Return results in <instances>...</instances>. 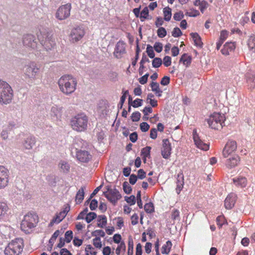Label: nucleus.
Instances as JSON below:
<instances>
[{
    "label": "nucleus",
    "mask_w": 255,
    "mask_h": 255,
    "mask_svg": "<svg viewBox=\"0 0 255 255\" xmlns=\"http://www.w3.org/2000/svg\"><path fill=\"white\" fill-rule=\"evenodd\" d=\"M77 84L76 78L69 74L63 75L58 81L60 91L67 96L72 94L76 91Z\"/></svg>",
    "instance_id": "1"
},
{
    "label": "nucleus",
    "mask_w": 255,
    "mask_h": 255,
    "mask_svg": "<svg viewBox=\"0 0 255 255\" xmlns=\"http://www.w3.org/2000/svg\"><path fill=\"white\" fill-rule=\"evenodd\" d=\"M88 119L84 114H79L73 117L70 122L73 129L79 131H84L87 129Z\"/></svg>",
    "instance_id": "2"
},
{
    "label": "nucleus",
    "mask_w": 255,
    "mask_h": 255,
    "mask_svg": "<svg viewBox=\"0 0 255 255\" xmlns=\"http://www.w3.org/2000/svg\"><path fill=\"white\" fill-rule=\"evenodd\" d=\"M13 96V91L10 85L6 82L0 80V104L10 103Z\"/></svg>",
    "instance_id": "3"
},
{
    "label": "nucleus",
    "mask_w": 255,
    "mask_h": 255,
    "mask_svg": "<svg viewBox=\"0 0 255 255\" xmlns=\"http://www.w3.org/2000/svg\"><path fill=\"white\" fill-rule=\"evenodd\" d=\"M23 241L21 238H17L11 241L5 248V255H19L23 251Z\"/></svg>",
    "instance_id": "4"
},
{
    "label": "nucleus",
    "mask_w": 255,
    "mask_h": 255,
    "mask_svg": "<svg viewBox=\"0 0 255 255\" xmlns=\"http://www.w3.org/2000/svg\"><path fill=\"white\" fill-rule=\"evenodd\" d=\"M38 222V217L35 214L28 213L24 216L20 224L21 229L25 233L35 227Z\"/></svg>",
    "instance_id": "5"
},
{
    "label": "nucleus",
    "mask_w": 255,
    "mask_h": 255,
    "mask_svg": "<svg viewBox=\"0 0 255 255\" xmlns=\"http://www.w3.org/2000/svg\"><path fill=\"white\" fill-rule=\"evenodd\" d=\"M225 117L224 114L219 113H214L207 119L209 127L212 129L220 130L224 126Z\"/></svg>",
    "instance_id": "6"
},
{
    "label": "nucleus",
    "mask_w": 255,
    "mask_h": 255,
    "mask_svg": "<svg viewBox=\"0 0 255 255\" xmlns=\"http://www.w3.org/2000/svg\"><path fill=\"white\" fill-rule=\"evenodd\" d=\"M40 66L35 62L31 61L25 65L23 68L25 76L32 80L38 78L40 74Z\"/></svg>",
    "instance_id": "7"
},
{
    "label": "nucleus",
    "mask_w": 255,
    "mask_h": 255,
    "mask_svg": "<svg viewBox=\"0 0 255 255\" xmlns=\"http://www.w3.org/2000/svg\"><path fill=\"white\" fill-rule=\"evenodd\" d=\"M41 44L46 50H50L55 45V41L52 34L47 31H40L37 35Z\"/></svg>",
    "instance_id": "8"
},
{
    "label": "nucleus",
    "mask_w": 255,
    "mask_h": 255,
    "mask_svg": "<svg viewBox=\"0 0 255 255\" xmlns=\"http://www.w3.org/2000/svg\"><path fill=\"white\" fill-rule=\"evenodd\" d=\"M72 5L67 3L59 7L55 13V17L59 20H63L68 18L70 15Z\"/></svg>",
    "instance_id": "9"
},
{
    "label": "nucleus",
    "mask_w": 255,
    "mask_h": 255,
    "mask_svg": "<svg viewBox=\"0 0 255 255\" xmlns=\"http://www.w3.org/2000/svg\"><path fill=\"white\" fill-rule=\"evenodd\" d=\"M83 27L77 26L73 28L69 35V40L71 43H76L81 40L85 35Z\"/></svg>",
    "instance_id": "10"
},
{
    "label": "nucleus",
    "mask_w": 255,
    "mask_h": 255,
    "mask_svg": "<svg viewBox=\"0 0 255 255\" xmlns=\"http://www.w3.org/2000/svg\"><path fill=\"white\" fill-rule=\"evenodd\" d=\"M237 148V142L235 140H229L226 144L222 151L224 158H228L230 155H233Z\"/></svg>",
    "instance_id": "11"
},
{
    "label": "nucleus",
    "mask_w": 255,
    "mask_h": 255,
    "mask_svg": "<svg viewBox=\"0 0 255 255\" xmlns=\"http://www.w3.org/2000/svg\"><path fill=\"white\" fill-rule=\"evenodd\" d=\"M104 195L110 202L114 204L122 198L120 192L116 189L108 188L107 191L104 192Z\"/></svg>",
    "instance_id": "12"
},
{
    "label": "nucleus",
    "mask_w": 255,
    "mask_h": 255,
    "mask_svg": "<svg viewBox=\"0 0 255 255\" xmlns=\"http://www.w3.org/2000/svg\"><path fill=\"white\" fill-rule=\"evenodd\" d=\"M9 183V171L4 166L0 165V189L7 186Z\"/></svg>",
    "instance_id": "13"
},
{
    "label": "nucleus",
    "mask_w": 255,
    "mask_h": 255,
    "mask_svg": "<svg viewBox=\"0 0 255 255\" xmlns=\"http://www.w3.org/2000/svg\"><path fill=\"white\" fill-rule=\"evenodd\" d=\"M126 44L123 41H119L115 46L114 56L117 59H121L126 53Z\"/></svg>",
    "instance_id": "14"
},
{
    "label": "nucleus",
    "mask_w": 255,
    "mask_h": 255,
    "mask_svg": "<svg viewBox=\"0 0 255 255\" xmlns=\"http://www.w3.org/2000/svg\"><path fill=\"white\" fill-rule=\"evenodd\" d=\"M171 144L168 139H163L162 140V144L161 147V155L164 159H168L171 154Z\"/></svg>",
    "instance_id": "15"
},
{
    "label": "nucleus",
    "mask_w": 255,
    "mask_h": 255,
    "mask_svg": "<svg viewBox=\"0 0 255 255\" xmlns=\"http://www.w3.org/2000/svg\"><path fill=\"white\" fill-rule=\"evenodd\" d=\"M193 138L197 147L205 151H207L209 149V144L204 143L200 138L196 129H194L193 131Z\"/></svg>",
    "instance_id": "16"
},
{
    "label": "nucleus",
    "mask_w": 255,
    "mask_h": 255,
    "mask_svg": "<svg viewBox=\"0 0 255 255\" xmlns=\"http://www.w3.org/2000/svg\"><path fill=\"white\" fill-rule=\"evenodd\" d=\"M23 43L25 46L33 49L35 48L37 44L34 36L29 34L24 35Z\"/></svg>",
    "instance_id": "17"
},
{
    "label": "nucleus",
    "mask_w": 255,
    "mask_h": 255,
    "mask_svg": "<svg viewBox=\"0 0 255 255\" xmlns=\"http://www.w3.org/2000/svg\"><path fill=\"white\" fill-rule=\"evenodd\" d=\"M230 157L227 159L225 165L227 168L232 169L237 166L240 162V158L237 154L230 155Z\"/></svg>",
    "instance_id": "18"
},
{
    "label": "nucleus",
    "mask_w": 255,
    "mask_h": 255,
    "mask_svg": "<svg viewBox=\"0 0 255 255\" xmlns=\"http://www.w3.org/2000/svg\"><path fill=\"white\" fill-rule=\"evenodd\" d=\"M9 211L7 203L0 201V221H4L8 218Z\"/></svg>",
    "instance_id": "19"
},
{
    "label": "nucleus",
    "mask_w": 255,
    "mask_h": 255,
    "mask_svg": "<svg viewBox=\"0 0 255 255\" xmlns=\"http://www.w3.org/2000/svg\"><path fill=\"white\" fill-rule=\"evenodd\" d=\"M236 48L235 42H227L223 46L221 52L225 56H228L233 52Z\"/></svg>",
    "instance_id": "20"
},
{
    "label": "nucleus",
    "mask_w": 255,
    "mask_h": 255,
    "mask_svg": "<svg viewBox=\"0 0 255 255\" xmlns=\"http://www.w3.org/2000/svg\"><path fill=\"white\" fill-rule=\"evenodd\" d=\"M77 157L81 162H87L91 158V155L87 151L81 150L77 152Z\"/></svg>",
    "instance_id": "21"
},
{
    "label": "nucleus",
    "mask_w": 255,
    "mask_h": 255,
    "mask_svg": "<svg viewBox=\"0 0 255 255\" xmlns=\"http://www.w3.org/2000/svg\"><path fill=\"white\" fill-rule=\"evenodd\" d=\"M235 197L234 194H229L227 196L225 200V207L227 209H232L235 203Z\"/></svg>",
    "instance_id": "22"
},
{
    "label": "nucleus",
    "mask_w": 255,
    "mask_h": 255,
    "mask_svg": "<svg viewBox=\"0 0 255 255\" xmlns=\"http://www.w3.org/2000/svg\"><path fill=\"white\" fill-rule=\"evenodd\" d=\"M233 181L236 186L241 188L245 187L248 183L247 178L243 176H239L234 178L233 179Z\"/></svg>",
    "instance_id": "23"
},
{
    "label": "nucleus",
    "mask_w": 255,
    "mask_h": 255,
    "mask_svg": "<svg viewBox=\"0 0 255 255\" xmlns=\"http://www.w3.org/2000/svg\"><path fill=\"white\" fill-rule=\"evenodd\" d=\"M35 138L33 136H29L24 140L23 146L26 149H30L35 145Z\"/></svg>",
    "instance_id": "24"
},
{
    "label": "nucleus",
    "mask_w": 255,
    "mask_h": 255,
    "mask_svg": "<svg viewBox=\"0 0 255 255\" xmlns=\"http://www.w3.org/2000/svg\"><path fill=\"white\" fill-rule=\"evenodd\" d=\"M151 90L154 93L156 96L161 97L162 96V91L159 88V85L158 83L152 82L150 84Z\"/></svg>",
    "instance_id": "25"
},
{
    "label": "nucleus",
    "mask_w": 255,
    "mask_h": 255,
    "mask_svg": "<svg viewBox=\"0 0 255 255\" xmlns=\"http://www.w3.org/2000/svg\"><path fill=\"white\" fill-rule=\"evenodd\" d=\"M151 147L147 146L143 148L141 150V156L144 163L146 162V158H149L150 157V150Z\"/></svg>",
    "instance_id": "26"
},
{
    "label": "nucleus",
    "mask_w": 255,
    "mask_h": 255,
    "mask_svg": "<svg viewBox=\"0 0 255 255\" xmlns=\"http://www.w3.org/2000/svg\"><path fill=\"white\" fill-rule=\"evenodd\" d=\"M246 77L247 82L251 88H254L255 87V74L247 73Z\"/></svg>",
    "instance_id": "27"
},
{
    "label": "nucleus",
    "mask_w": 255,
    "mask_h": 255,
    "mask_svg": "<svg viewBox=\"0 0 255 255\" xmlns=\"http://www.w3.org/2000/svg\"><path fill=\"white\" fill-rule=\"evenodd\" d=\"M85 189V187H82L77 192L75 197V201L77 204L81 203L83 200Z\"/></svg>",
    "instance_id": "28"
},
{
    "label": "nucleus",
    "mask_w": 255,
    "mask_h": 255,
    "mask_svg": "<svg viewBox=\"0 0 255 255\" xmlns=\"http://www.w3.org/2000/svg\"><path fill=\"white\" fill-rule=\"evenodd\" d=\"M190 35L191 36L194 42V44L196 46L201 47L203 45V43L201 41V38L199 35L195 32V33H191Z\"/></svg>",
    "instance_id": "29"
},
{
    "label": "nucleus",
    "mask_w": 255,
    "mask_h": 255,
    "mask_svg": "<svg viewBox=\"0 0 255 255\" xmlns=\"http://www.w3.org/2000/svg\"><path fill=\"white\" fill-rule=\"evenodd\" d=\"M172 244L170 241H168L164 244L161 248V253L164 255H168L171 251Z\"/></svg>",
    "instance_id": "30"
},
{
    "label": "nucleus",
    "mask_w": 255,
    "mask_h": 255,
    "mask_svg": "<svg viewBox=\"0 0 255 255\" xmlns=\"http://www.w3.org/2000/svg\"><path fill=\"white\" fill-rule=\"evenodd\" d=\"M163 19L166 21H169L172 16V9L169 6L164 7L163 9Z\"/></svg>",
    "instance_id": "31"
},
{
    "label": "nucleus",
    "mask_w": 255,
    "mask_h": 255,
    "mask_svg": "<svg viewBox=\"0 0 255 255\" xmlns=\"http://www.w3.org/2000/svg\"><path fill=\"white\" fill-rule=\"evenodd\" d=\"M191 60V57L185 53L181 56L179 62H182L186 67H188L190 65Z\"/></svg>",
    "instance_id": "32"
},
{
    "label": "nucleus",
    "mask_w": 255,
    "mask_h": 255,
    "mask_svg": "<svg viewBox=\"0 0 255 255\" xmlns=\"http://www.w3.org/2000/svg\"><path fill=\"white\" fill-rule=\"evenodd\" d=\"M107 219L105 215H100L98 217L97 225L99 227L103 228L107 224Z\"/></svg>",
    "instance_id": "33"
},
{
    "label": "nucleus",
    "mask_w": 255,
    "mask_h": 255,
    "mask_svg": "<svg viewBox=\"0 0 255 255\" xmlns=\"http://www.w3.org/2000/svg\"><path fill=\"white\" fill-rule=\"evenodd\" d=\"M247 44L250 50L255 52V35H253L249 38Z\"/></svg>",
    "instance_id": "34"
},
{
    "label": "nucleus",
    "mask_w": 255,
    "mask_h": 255,
    "mask_svg": "<svg viewBox=\"0 0 255 255\" xmlns=\"http://www.w3.org/2000/svg\"><path fill=\"white\" fill-rule=\"evenodd\" d=\"M86 255H97L95 249L90 245H87L85 248Z\"/></svg>",
    "instance_id": "35"
},
{
    "label": "nucleus",
    "mask_w": 255,
    "mask_h": 255,
    "mask_svg": "<svg viewBox=\"0 0 255 255\" xmlns=\"http://www.w3.org/2000/svg\"><path fill=\"white\" fill-rule=\"evenodd\" d=\"M185 15L190 17H196L200 15V12L196 9L191 8L189 11L186 12Z\"/></svg>",
    "instance_id": "36"
},
{
    "label": "nucleus",
    "mask_w": 255,
    "mask_h": 255,
    "mask_svg": "<svg viewBox=\"0 0 255 255\" xmlns=\"http://www.w3.org/2000/svg\"><path fill=\"white\" fill-rule=\"evenodd\" d=\"M63 219H64V218H62V215H60V213H59L58 214H57L56 215L55 217H54L53 218V219L51 220V221L50 222V225L52 226L55 223L58 224L61 221H62V220Z\"/></svg>",
    "instance_id": "37"
},
{
    "label": "nucleus",
    "mask_w": 255,
    "mask_h": 255,
    "mask_svg": "<svg viewBox=\"0 0 255 255\" xmlns=\"http://www.w3.org/2000/svg\"><path fill=\"white\" fill-rule=\"evenodd\" d=\"M114 221L116 222V225L117 228L121 229L124 226V222L122 217H119L116 218Z\"/></svg>",
    "instance_id": "38"
},
{
    "label": "nucleus",
    "mask_w": 255,
    "mask_h": 255,
    "mask_svg": "<svg viewBox=\"0 0 255 255\" xmlns=\"http://www.w3.org/2000/svg\"><path fill=\"white\" fill-rule=\"evenodd\" d=\"M133 240L130 238L128 239V255H133Z\"/></svg>",
    "instance_id": "39"
},
{
    "label": "nucleus",
    "mask_w": 255,
    "mask_h": 255,
    "mask_svg": "<svg viewBox=\"0 0 255 255\" xmlns=\"http://www.w3.org/2000/svg\"><path fill=\"white\" fill-rule=\"evenodd\" d=\"M171 219L173 220H179L180 219V212L178 209H173L171 211Z\"/></svg>",
    "instance_id": "40"
},
{
    "label": "nucleus",
    "mask_w": 255,
    "mask_h": 255,
    "mask_svg": "<svg viewBox=\"0 0 255 255\" xmlns=\"http://www.w3.org/2000/svg\"><path fill=\"white\" fill-rule=\"evenodd\" d=\"M97 217V214L94 212L89 213L85 217V220L88 223H90Z\"/></svg>",
    "instance_id": "41"
},
{
    "label": "nucleus",
    "mask_w": 255,
    "mask_h": 255,
    "mask_svg": "<svg viewBox=\"0 0 255 255\" xmlns=\"http://www.w3.org/2000/svg\"><path fill=\"white\" fill-rule=\"evenodd\" d=\"M126 245L124 242H121L116 250V254L120 255L122 251L125 252L126 251Z\"/></svg>",
    "instance_id": "42"
},
{
    "label": "nucleus",
    "mask_w": 255,
    "mask_h": 255,
    "mask_svg": "<svg viewBox=\"0 0 255 255\" xmlns=\"http://www.w3.org/2000/svg\"><path fill=\"white\" fill-rule=\"evenodd\" d=\"M51 112L57 118H60L61 116V109L58 108L57 107H52L51 108Z\"/></svg>",
    "instance_id": "43"
},
{
    "label": "nucleus",
    "mask_w": 255,
    "mask_h": 255,
    "mask_svg": "<svg viewBox=\"0 0 255 255\" xmlns=\"http://www.w3.org/2000/svg\"><path fill=\"white\" fill-rule=\"evenodd\" d=\"M144 209L145 211L148 213H151L154 211V206L152 203H146Z\"/></svg>",
    "instance_id": "44"
},
{
    "label": "nucleus",
    "mask_w": 255,
    "mask_h": 255,
    "mask_svg": "<svg viewBox=\"0 0 255 255\" xmlns=\"http://www.w3.org/2000/svg\"><path fill=\"white\" fill-rule=\"evenodd\" d=\"M149 10L147 7H145L140 12V18H143V19H141V21H143L145 19H147L148 16Z\"/></svg>",
    "instance_id": "45"
},
{
    "label": "nucleus",
    "mask_w": 255,
    "mask_h": 255,
    "mask_svg": "<svg viewBox=\"0 0 255 255\" xmlns=\"http://www.w3.org/2000/svg\"><path fill=\"white\" fill-rule=\"evenodd\" d=\"M157 34L159 37L163 38L166 35L167 32L164 27H160L157 29Z\"/></svg>",
    "instance_id": "46"
},
{
    "label": "nucleus",
    "mask_w": 255,
    "mask_h": 255,
    "mask_svg": "<svg viewBox=\"0 0 255 255\" xmlns=\"http://www.w3.org/2000/svg\"><path fill=\"white\" fill-rule=\"evenodd\" d=\"M93 244L98 249H101L102 247V242L100 237H96L93 239Z\"/></svg>",
    "instance_id": "47"
},
{
    "label": "nucleus",
    "mask_w": 255,
    "mask_h": 255,
    "mask_svg": "<svg viewBox=\"0 0 255 255\" xmlns=\"http://www.w3.org/2000/svg\"><path fill=\"white\" fill-rule=\"evenodd\" d=\"M162 64V60L160 58H154L152 60V65L154 68H158Z\"/></svg>",
    "instance_id": "48"
},
{
    "label": "nucleus",
    "mask_w": 255,
    "mask_h": 255,
    "mask_svg": "<svg viewBox=\"0 0 255 255\" xmlns=\"http://www.w3.org/2000/svg\"><path fill=\"white\" fill-rule=\"evenodd\" d=\"M216 222L220 228L222 227V226L225 223L226 221L224 216H219L216 218Z\"/></svg>",
    "instance_id": "49"
},
{
    "label": "nucleus",
    "mask_w": 255,
    "mask_h": 255,
    "mask_svg": "<svg viewBox=\"0 0 255 255\" xmlns=\"http://www.w3.org/2000/svg\"><path fill=\"white\" fill-rule=\"evenodd\" d=\"M184 15L182 11H179L174 13L173 19L176 21H180L183 18Z\"/></svg>",
    "instance_id": "50"
},
{
    "label": "nucleus",
    "mask_w": 255,
    "mask_h": 255,
    "mask_svg": "<svg viewBox=\"0 0 255 255\" xmlns=\"http://www.w3.org/2000/svg\"><path fill=\"white\" fill-rule=\"evenodd\" d=\"M146 52L148 56L150 58H153L155 56V54L153 50V47L150 45H147L146 47Z\"/></svg>",
    "instance_id": "51"
},
{
    "label": "nucleus",
    "mask_w": 255,
    "mask_h": 255,
    "mask_svg": "<svg viewBox=\"0 0 255 255\" xmlns=\"http://www.w3.org/2000/svg\"><path fill=\"white\" fill-rule=\"evenodd\" d=\"M88 208H86L85 209H84L82 212H81L77 217L76 218L77 220H81V219H85L86 216L88 214Z\"/></svg>",
    "instance_id": "52"
},
{
    "label": "nucleus",
    "mask_w": 255,
    "mask_h": 255,
    "mask_svg": "<svg viewBox=\"0 0 255 255\" xmlns=\"http://www.w3.org/2000/svg\"><path fill=\"white\" fill-rule=\"evenodd\" d=\"M123 189L124 192L127 194H130L132 191V188L131 186L127 182H124Z\"/></svg>",
    "instance_id": "53"
},
{
    "label": "nucleus",
    "mask_w": 255,
    "mask_h": 255,
    "mask_svg": "<svg viewBox=\"0 0 255 255\" xmlns=\"http://www.w3.org/2000/svg\"><path fill=\"white\" fill-rule=\"evenodd\" d=\"M73 238V233L71 231H67L65 234V240L67 243L71 242Z\"/></svg>",
    "instance_id": "54"
},
{
    "label": "nucleus",
    "mask_w": 255,
    "mask_h": 255,
    "mask_svg": "<svg viewBox=\"0 0 255 255\" xmlns=\"http://www.w3.org/2000/svg\"><path fill=\"white\" fill-rule=\"evenodd\" d=\"M182 34V33L178 27H175L172 32V35L174 37H179Z\"/></svg>",
    "instance_id": "55"
},
{
    "label": "nucleus",
    "mask_w": 255,
    "mask_h": 255,
    "mask_svg": "<svg viewBox=\"0 0 255 255\" xmlns=\"http://www.w3.org/2000/svg\"><path fill=\"white\" fill-rule=\"evenodd\" d=\"M141 114L139 112H133L131 116V120L133 122H137L139 120Z\"/></svg>",
    "instance_id": "56"
},
{
    "label": "nucleus",
    "mask_w": 255,
    "mask_h": 255,
    "mask_svg": "<svg viewBox=\"0 0 255 255\" xmlns=\"http://www.w3.org/2000/svg\"><path fill=\"white\" fill-rule=\"evenodd\" d=\"M125 200L130 205H133L135 203V197L134 195H131L129 197H125Z\"/></svg>",
    "instance_id": "57"
},
{
    "label": "nucleus",
    "mask_w": 255,
    "mask_h": 255,
    "mask_svg": "<svg viewBox=\"0 0 255 255\" xmlns=\"http://www.w3.org/2000/svg\"><path fill=\"white\" fill-rule=\"evenodd\" d=\"M154 50L158 53H160L162 51L163 49V45L161 43L156 42L154 45Z\"/></svg>",
    "instance_id": "58"
},
{
    "label": "nucleus",
    "mask_w": 255,
    "mask_h": 255,
    "mask_svg": "<svg viewBox=\"0 0 255 255\" xmlns=\"http://www.w3.org/2000/svg\"><path fill=\"white\" fill-rule=\"evenodd\" d=\"M163 64L166 67H168L171 64V58L170 56H166L163 59Z\"/></svg>",
    "instance_id": "59"
},
{
    "label": "nucleus",
    "mask_w": 255,
    "mask_h": 255,
    "mask_svg": "<svg viewBox=\"0 0 255 255\" xmlns=\"http://www.w3.org/2000/svg\"><path fill=\"white\" fill-rule=\"evenodd\" d=\"M149 128V125L146 122H142L140 124V128L143 132L147 131Z\"/></svg>",
    "instance_id": "60"
},
{
    "label": "nucleus",
    "mask_w": 255,
    "mask_h": 255,
    "mask_svg": "<svg viewBox=\"0 0 255 255\" xmlns=\"http://www.w3.org/2000/svg\"><path fill=\"white\" fill-rule=\"evenodd\" d=\"M208 6V3L206 1L202 0L199 6V9H200L202 13L204 12V10L207 8Z\"/></svg>",
    "instance_id": "61"
},
{
    "label": "nucleus",
    "mask_w": 255,
    "mask_h": 255,
    "mask_svg": "<svg viewBox=\"0 0 255 255\" xmlns=\"http://www.w3.org/2000/svg\"><path fill=\"white\" fill-rule=\"evenodd\" d=\"M170 83V77L169 76H164L160 82V84L163 86H166Z\"/></svg>",
    "instance_id": "62"
},
{
    "label": "nucleus",
    "mask_w": 255,
    "mask_h": 255,
    "mask_svg": "<svg viewBox=\"0 0 255 255\" xmlns=\"http://www.w3.org/2000/svg\"><path fill=\"white\" fill-rule=\"evenodd\" d=\"M131 223L132 225H135L138 223V216L137 214L134 213L131 217Z\"/></svg>",
    "instance_id": "63"
},
{
    "label": "nucleus",
    "mask_w": 255,
    "mask_h": 255,
    "mask_svg": "<svg viewBox=\"0 0 255 255\" xmlns=\"http://www.w3.org/2000/svg\"><path fill=\"white\" fill-rule=\"evenodd\" d=\"M148 76L149 74L148 73L145 74L144 75L139 78V82L142 85L146 84L147 83Z\"/></svg>",
    "instance_id": "64"
}]
</instances>
